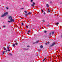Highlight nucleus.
<instances>
[{
	"instance_id": "2eb2a0df",
	"label": "nucleus",
	"mask_w": 62,
	"mask_h": 62,
	"mask_svg": "<svg viewBox=\"0 0 62 62\" xmlns=\"http://www.w3.org/2000/svg\"><path fill=\"white\" fill-rule=\"evenodd\" d=\"M44 33H46V32H47V31H44Z\"/></svg>"
},
{
	"instance_id": "f3484780",
	"label": "nucleus",
	"mask_w": 62,
	"mask_h": 62,
	"mask_svg": "<svg viewBox=\"0 0 62 62\" xmlns=\"http://www.w3.org/2000/svg\"><path fill=\"white\" fill-rule=\"evenodd\" d=\"M25 13H27V11H24Z\"/></svg>"
},
{
	"instance_id": "c9c22d12",
	"label": "nucleus",
	"mask_w": 62,
	"mask_h": 62,
	"mask_svg": "<svg viewBox=\"0 0 62 62\" xmlns=\"http://www.w3.org/2000/svg\"><path fill=\"white\" fill-rule=\"evenodd\" d=\"M31 2H33V0H31Z\"/></svg>"
},
{
	"instance_id": "4be33fe9",
	"label": "nucleus",
	"mask_w": 62,
	"mask_h": 62,
	"mask_svg": "<svg viewBox=\"0 0 62 62\" xmlns=\"http://www.w3.org/2000/svg\"><path fill=\"white\" fill-rule=\"evenodd\" d=\"M28 31V32H30V30H29Z\"/></svg>"
},
{
	"instance_id": "f257e3e1",
	"label": "nucleus",
	"mask_w": 62,
	"mask_h": 62,
	"mask_svg": "<svg viewBox=\"0 0 62 62\" xmlns=\"http://www.w3.org/2000/svg\"><path fill=\"white\" fill-rule=\"evenodd\" d=\"M8 14V13L7 12L6 13H5L4 15H3L2 16H1L2 17L5 16H7Z\"/></svg>"
},
{
	"instance_id": "0eeeda50",
	"label": "nucleus",
	"mask_w": 62,
	"mask_h": 62,
	"mask_svg": "<svg viewBox=\"0 0 62 62\" xmlns=\"http://www.w3.org/2000/svg\"><path fill=\"white\" fill-rule=\"evenodd\" d=\"M46 26L47 27H49L50 26V25H49V24H47V25H46Z\"/></svg>"
},
{
	"instance_id": "2f4dec72",
	"label": "nucleus",
	"mask_w": 62,
	"mask_h": 62,
	"mask_svg": "<svg viewBox=\"0 0 62 62\" xmlns=\"http://www.w3.org/2000/svg\"><path fill=\"white\" fill-rule=\"evenodd\" d=\"M22 25H23V23H22Z\"/></svg>"
},
{
	"instance_id": "473e14b6",
	"label": "nucleus",
	"mask_w": 62,
	"mask_h": 62,
	"mask_svg": "<svg viewBox=\"0 0 62 62\" xmlns=\"http://www.w3.org/2000/svg\"><path fill=\"white\" fill-rule=\"evenodd\" d=\"M6 8H7V9H8V7H7Z\"/></svg>"
},
{
	"instance_id": "7ed1b4c3",
	"label": "nucleus",
	"mask_w": 62,
	"mask_h": 62,
	"mask_svg": "<svg viewBox=\"0 0 62 62\" xmlns=\"http://www.w3.org/2000/svg\"><path fill=\"white\" fill-rule=\"evenodd\" d=\"M55 44H56L55 43H52V45L50 46V47H52V46H54V45H55Z\"/></svg>"
},
{
	"instance_id": "20e7f679",
	"label": "nucleus",
	"mask_w": 62,
	"mask_h": 62,
	"mask_svg": "<svg viewBox=\"0 0 62 62\" xmlns=\"http://www.w3.org/2000/svg\"><path fill=\"white\" fill-rule=\"evenodd\" d=\"M8 19L10 20L12 19V18L11 16H9L8 17Z\"/></svg>"
},
{
	"instance_id": "4468645a",
	"label": "nucleus",
	"mask_w": 62,
	"mask_h": 62,
	"mask_svg": "<svg viewBox=\"0 0 62 62\" xmlns=\"http://www.w3.org/2000/svg\"><path fill=\"white\" fill-rule=\"evenodd\" d=\"M15 46V44H13V47H14V46Z\"/></svg>"
},
{
	"instance_id": "7c9ffc66",
	"label": "nucleus",
	"mask_w": 62,
	"mask_h": 62,
	"mask_svg": "<svg viewBox=\"0 0 62 62\" xmlns=\"http://www.w3.org/2000/svg\"><path fill=\"white\" fill-rule=\"evenodd\" d=\"M9 54L10 55H12V54Z\"/></svg>"
},
{
	"instance_id": "cd10ccee",
	"label": "nucleus",
	"mask_w": 62,
	"mask_h": 62,
	"mask_svg": "<svg viewBox=\"0 0 62 62\" xmlns=\"http://www.w3.org/2000/svg\"><path fill=\"white\" fill-rule=\"evenodd\" d=\"M8 50H7L6 51V52H8Z\"/></svg>"
},
{
	"instance_id": "b1692460",
	"label": "nucleus",
	"mask_w": 62,
	"mask_h": 62,
	"mask_svg": "<svg viewBox=\"0 0 62 62\" xmlns=\"http://www.w3.org/2000/svg\"><path fill=\"white\" fill-rule=\"evenodd\" d=\"M26 28H28V26H27V25L26 26Z\"/></svg>"
},
{
	"instance_id": "1a4fd4ad",
	"label": "nucleus",
	"mask_w": 62,
	"mask_h": 62,
	"mask_svg": "<svg viewBox=\"0 0 62 62\" xmlns=\"http://www.w3.org/2000/svg\"><path fill=\"white\" fill-rule=\"evenodd\" d=\"M46 6H47V8H48V7H49V5H48V4H46Z\"/></svg>"
},
{
	"instance_id": "79ce46f5",
	"label": "nucleus",
	"mask_w": 62,
	"mask_h": 62,
	"mask_svg": "<svg viewBox=\"0 0 62 62\" xmlns=\"http://www.w3.org/2000/svg\"><path fill=\"white\" fill-rule=\"evenodd\" d=\"M43 13L44 14H46L45 13V12L44 13Z\"/></svg>"
},
{
	"instance_id": "aec40b11",
	"label": "nucleus",
	"mask_w": 62,
	"mask_h": 62,
	"mask_svg": "<svg viewBox=\"0 0 62 62\" xmlns=\"http://www.w3.org/2000/svg\"><path fill=\"white\" fill-rule=\"evenodd\" d=\"M31 14V12H30L28 13V15H29V14Z\"/></svg>"
},
{
	"instance_id": "ddd939ff",
	"label": "nucleus",
	"mask_w": 62,
	"mask_h": 62,
	"mask_svg": "<svg viewBox=\"0 0 62 62\" xmlns=\"http://www.w3.org/2000/svg\"><path fill=\"white\" fill-rule=\"evenodd\" d=\"M56 24H57V25H58V24H59V23L58 22L56 23Z\"/></svg>"
},
{
	"instance_id": "de8ad7c7",
	"label": "nucleus",
	"mask_w": 62,
	"mask_h": 62,
	"mask_svg": "<svg viewBox=\"0 0 62 62\" xmlns=\"http://www.w3.org/2000/svg\"><path fill=\"white\" fill-rule=\"evenodd\" d=\"M34 36H35V34H34Z\"/></svg>"
},
{
	"instance_id": "5701e85b",
	"label": "nucleus",
	"mask_w": 62,
	"mask_h": 62,
	"mask_svg": "<svg viewBox=\"0 0 62 62\" xmlns=\"http://www.w3.org/2000/svg\"><path fill=\"white\" fill-rule=\"evenodd\" d=\"M42 12H44V11H43V9L42 10Z\"/></svg>"
},
{
	"instance_id": "9b49d317",
	"label": "nucleus",
	"mask_w": 62,
	"mask_h": 62,
	"mask_svg": "<svg viewBox=\"0 0 62 62\" xmlns=\"http://www.w3.org/2000/svg\"><path fill=\"white\" fill-rule=\"evenodd\" d=\"M48 53H46V56H48Z\"/></svg>"
},
{
	"instance_id": "f03ea898",
	"label": "nucleus",
	"mask_w": 62,
	"mask_h": 62,
	"mask_svg": "<svg viewBox=\"0 0 62 62\" xmlns=\"http://www.w3.org/2000/svg\"><path fill=\"white\" fill-rule=\"evenodd\" d=\"M54 31H53L52 32H51L49 34V36H51V35H52H52L53 36L54 34Z\"/></svg>"
},
{
	"instance_id": "423d86ee",
	"label": "nucleus",
	"mask_w": 62,
	"mask_h": 62,
	"mask_svg": "<svg viewBox=\"0 0 62 62\" xmlns=\"http://www.w3.org/2000/svg\"><path fill=\"white\" fill-rule=\"evenodd\" d=\"M33 4H31V6H32V7H34V5H35V3L34 2H33Z\"/></svg>"
},
{
	"instance_id": "a878e982",
	"label": "nucleus",
	"mask_w": 62,
	"mask_h": 62,
	"mask_svg": "<svg viewBox=\"0 0 62 62\" xmlns=\"http://www.w3.org/2000/svg\"><path fill=\"white\" fill-rule=\"evenodd\" d=\"M3 48L4 49V50H6V48H5V47H4Z\"/></svg>"
},
{
	"instance_id": "39448f33",
	"label": "nucleus",
	"mask_w": 62,
	"mask_h": 62,
	"mask_svg": "<svg viewBox=\"0 0 62 62\" xmlns=\"http://www.w3.org/2000/svg\"><path fill=\"white\" fill-rule=\"evenodd\" d=\"M10 21H11V22H14V19L12 18L11 19Z\"/></svg>"
},
{
	"instance_id": "a19ab883",
	"label": "nucleus",
	"mask_w": 62,
	"mask_h": 62,
	"mask_svg": "<svg viewBox=\"0 0 62 62\" xmlns=\"http://www.w3.org/2000/svg\"><path fill=\"white\" fill-rule=\"evenodd\" d=\"M48 43V44H49V43H50V42H47Z\"/></svg>"
},
{
	"instance_id": "a211bd4d",
	"label": "nucleus",
	"mask_w": 62,
	"mask_h": 62,
	"mask_svg": "<svg viewBox=\"0 0 62 62\" xmlns=\"http://www.w3.org/2000/svg\"><path fill=\"white\" fill-rule=\"evenodd\" d=\"M27 47H30V46L29 45L28 46H27Z\"/></svg>"
},
{
	"instance_id": "4c0bfd02",
	"label": "nucleus",
	"mask_w": 62,
	"mask_h": 62,
	"mask_svg": "<svg viewBox=\"0 0 62 62\" xmlns=\"http://www.w3.org/2000/svg\"><path fill=\"white\" fill-rule=\"evenodd\" d=\"M45 44L46 45H47V43H45Z\"/></svg>"
},
{
	"instance_id": "f8f14e48",
	"label": "nucleus",
	"mask_w": 62,
	"mask_h": 62,
	"mask_svg": "<svg viewBox=\"0 0 62 62\" xmlns=\"http://www.w3.org/2000/svg\"><path fill=\"white\" fill-rule=\"evenodd\" d=\"M46 59V58H44V59L43 60V62H44L45 60V59Z\"/></svg>"
},
{
	"instance_id": "c85d7f7f",
	"label": "nucleus",
	"mask_w": 62,
	"mask_h": 62,
	"mask_svg": "<svg viewBox=\"0 0 62 62\" xmlns=\"http://www.w3.org/2000/svg\"><path fill=\"white\" fill-rule=\"evenodd\" d=\"M5 53V51H4L3 52V54H4V53Z\"/></svg>"
},
{
	"instance_id": "09e8293b",
	"label": "nucleus",
	"mask_w": 62,
	"mask_h": 62,
	"mask_svg": "<svg viewBox=\"0 0 62 62\" xmlns=\"http://www.w3.org/2000/svg\"><path fill=\"white\" fill-rule=\"evenodd\" d=\"M26 50H27V49H26Z\"/></svg>"
},
{
	"instance_id": "6e6552de",
	"label": "nucleus",
	"mask_w": 62,
	"mask_h": 62,
	"mask_svg": "<svg viewBox=\"0 0 62 62\" xmlns=\"http://www.w3.org/2000/svg\"><path fill=\"white\" fill-rule=\"evenodd\" d=\"M40 48H43V46L42 45H41L40 46Z\"/></svg>"
},
{
	"instance_id": "9d476101",
	"label": "nucleus",
	"mask_w": 62,
	"mask_h": 62,
	"mask_svg": "<svg viewBox=\"0 0 62 62\" xmlns=\"http://www.w3.org/2000/svg\"><path fill=\"white\" fill-rule=\"evenodd\" d=\"M39 42V41H37L36 42H35V43H38V42Z\"/></svg>"
},
{
	"instance_id": "e433bc0d",
	"label": "nucleus",
	"mask_w": 62,
	"mask_h": 62,
	"mask_svg": "<svg viewBox=\"0 0 62 62\" xmlns=\"http://www.w3.org/2000/svg\"><path fill=\"white\" fill-rule=\"evenodd\" d=\"M3 26L4 27H6V25H4Z\"/></svg>"
},
{
	"instance_id": "a18cd8bd",
	"label": "nucleus",
	"mask_w": 62,
	"mask_h": 62,
	"mask_svg": "<svg viewBox=\"0 0 62 62\" xmlns=\"http://www.w3.org/2000/svg\"><path fill=\"white\" fill-rule=\"evenodd\" d=\"M50 10V9L49 8L48 9V10Z\"/></svg>"
},
{
	"instance_id": "58836bf2",
	"label": "nucleus",
	"mask_w": 62,
	"mask_h": 62,
	"mask_svg": "<svg viewBox=\"0 0 62 62\" xmlns=\"http://www.w3.org/2000/svg\"><path fill=\"white\" fill-rule=\"evenodd\" d=\"M48 12H50V11L49 10H48Z\"/></svg>"
},
{
	"instance_id": "f704fd0d",
	"label": "nucleus",
	"mask_w": 62,
	"mask_h": 62,
	"mask_svg": "<svg viewBox=\"0 0 62 62\" xmlns=\"http://www.w3.org/2000/svg\"><path fill=\"white\" fill-rule=\"evenodd\" d=\"M50 3H51V4H52V1H50Z\"/></svg>"
},
{
	"instance_id": "72a5a7b5",
	"label": "nucleus",
	"mask_w": 62,
	"mask_h": 62,
	"mask_svg": "<svg viewBox=\"0 0 62 62\" xmlns=\"http://www.w3.org/2000/svg\"><path fill=\"white\" fill-rule=\"evenodd\" d=\"M28 15V14H25V15Z\"/></svg>"
},
{
	"instance_id": "c03bdc74",
	"label": "nucleus",
	"mask_w": 62,
	"mask_h": 62,
	"mask_svg": "<svg viewBox=\"0 0 62 62\" xmlns=\"http://www.w3.org/2000/svg\"><path fill=\"white\" fill-rule=\"evenodd\" d=\"M27 15H25V17H26Z\"/></svg>"
},
{
	"instance_id": "ea45409f",
	"label": "nucleus",
	"mask_w": 62,
	"mask_h": 62,
	"mask_svg": "<svg viewBox=\"0 0 62 62\" xmlns=\"http://www.w3.org/2000/svg\"><path fill=\"white\" fill-rule=\"evenodd\" d=\"M61 38H62V35H61Z\"/></svg>"
},
{
	"instance_id": "393cba45",
	"label": "nucleus",
	"mask_w": 62,
	"mask_h": 62,
	"mask_svg": "<svg viewBox=\"0 0 62 62\" xmlns=\"http://www.w3.org/2000/svg\"><path fill=\"white\" fill-rule=\"evenodd\" d=\"M7 49H9V46L7 47Z\"/></svg>"
},
{
	"instance_id": "bb28decb",
	"label": "nucleus",
	"mask_w": 62,
	"mask_h": 62,
	"mask_svg": "<svg viewBox=\"0 0 62 62\" xmlns=\"http://www.w3.org/2000/svg\"><path fill=\"white\" fill-rule=\"evenodd\" d=\"M23 8H20V9H23Z\"/></svg>"
},
{
	"instance_id": "c756f323",
	"label": "nucleus",
	"mask_w": 62,
	"mask_h": 62,
	"mask_svg": "<svg viewBox=\"0 0 62 62\" xmlns=\"http://www.w3.org/2000/svg\"><path fill=\"white\" fill-rule=\"evenodd\" d=\"M42 21L43 22H45V21L44 20H42Z\"/></svg>"
},
{
	"instance_id": "37998d69",
	"label": "nucleus",
	"mask_w": 62,
	"mask_h": 62,
	"mask_svg": "<svg viewBox=\"0 0 62 62\" xmlns=\"http://www.w3.org/2000/svg\"><path fill=\"white\" fill-rule=\"evenodd\" d=\"M27 34H29V32H27Z\"/></svg>"
},
{
	"instance_id": "49530a36",
	"label": "nucleus",
	"mask_w": 62,
	"mask_h": 62,
	"mask_svg": "<svg viewBox=\"0 0 62 62\" xmlns=\"http://www.w3.org/2000/svg\"><path fill=\"white\" fill-rule=\"evenodd\" d=\"M62 4V3H60V4Z\"/></svg>"
},
{
	"instance_id": "412c9836",
	"label": "nucleus",
	"mask_w": 62,
	"mask_h": 62,
	"mask_svg": "<svg viewBox=\"0 0 62 62\" xmlns=\"http://www.w3.org/2000/svg\"><path fill=\"white\" fill-rule=\"evenodd\" d=\"M8 51L9 52H10V50H9V49H8Z\"/></svg>"
},
{
	"instance_id": "dca6fc26",
	"label": "nucleus",
	"mask_w": 62,
	"mask_h": 62,
	"mask_svg": "<svg viewBox=\"0 0 62 62\" xmlns=\"http://www.w3.org/2000/svg\"><path fill=\"white\" fill-rule=\"evenodd\" d=\"M8 23H11V21H8Z\"/></svg>"
},
{
	"instance_id": "6ab92c4d",
	"label": "nucleus",
	"mask_w": 62,
	"mask_h": 62,
	"mask_svg": "<svg viewBox=\"0 0 62 62\" xmlns=\"http://www.w3.org/2000/svg\"><path fill=\"white\" fill-rule=\"evenodd\" d=\"M16 45H18V43L16 42L15 43Z\"/></svg>"
}]
</instances>
